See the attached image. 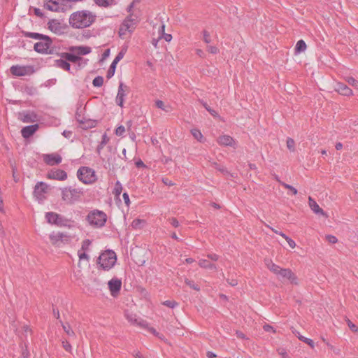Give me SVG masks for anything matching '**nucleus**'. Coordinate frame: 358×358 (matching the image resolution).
<instances>
[{
    "label": "nucleus",
    "instance_id": "c9c22d12",
    "mask_svg": "<svg viewBox=\"0 0 358 358\" xmlns=\"http://www.w3.org/2000/svg\"><path fill=\"white\" fill-rule=\"evenodd\" d=\"M64 57L66 60L71 62H77L78 60L81 59L80 57L70 53H66Z\"/></svg>",
    "mask_w": 358,
    "mask_h": 358
},
{
    "label": "nucleus",
    "instance_id": "f8f14e48",
    "mask_svg": "<svg viewBox=\"0 0 358 358\" xmlns=\"http://www.w3.org/2000/svg\"><path fill=\"white\" fill-rule=\"evenodd\" d=\"M43 41L37 42L34 45V50L40 53L47 52L50 46V41L49 37L45 36Z\"/></svg>",
    "mask_w": 358,
    "mask_h": 358
},
{
    "label": "nucleus",
    "instance_id": "69168bd1",
    "mask_svg": "<svg viewBox=\"0 0 358 358\" xmlns=\"http://www.w3.org/2000/svg\"><path fill=\"white\" fill-rule=\"evenodd\" d=\"M110 55V50L107 49L104 51V52L102 55V59L101 61L105 60L107 57H108Z\"/></svg>",
    "mask_w": 358,
    "mask_h": 358
},
{
    "label": "nucleus",
    "instance_id": "052dcab7",
    "mask_svg": "<svg viewBox=\"0 0 358 358\" xmlns=\"http://www.w3.org/2000/svg\"><path fill=\"white\" fill-rule=\"evenodd\" d=\"M207 49L211 54H217L218 52V48L215 46L210 45L208 46Z\"/></svg>",
    "mask_w": 358,
    "mask_h": 358
},
{
    "label": "nucleus",
    "instance_id": "4be33fe9",
    "mask_svg": "<svg viewBox=\"0 0 358 358\" xmlns=\"http://www.w3.org/2000/svg\"><path fill=\"white\" fill-rule=\"evenodd\" d=\"M308 203L310 209L315 213V214H320L323 216L327 217L326 213L324 212V210L319 206V205L316 203V201L312 199L310 196L308 198Z\"/></svg>",
    "mask_w": 358,
    "mask_h": 358
},
{
    "label": "nucleus",
    "instance_id": "e433bc0d",
    "mask_svg": "<svg viewBox=\"0 0 358 358\" xmlns=\"http://www.w3.org/2000/svg\"><path fill=\"white\" fill-rule=\"evenodd\" d=\"M345 80L351 86L358 89V81L352 77H346Z\"/></svg>",
    "mask_w": 358,
    "mask_h": 358
},
{
    "label": "nucleus",
    "instance_id": "a211bd4d",
    "mask_svg": "<svg viewBox=\"0 0 358 358\" xmlns=\"http://www.w3.org/2000/svg\"><path fill=\"white\" fill-rule=\"evenodd\" d=\"M125 317L127 320L131 324H136L141 327H145V324L143 320H141V319L138 318L136 315L129 313V311L125 312Z\"/></svg>",
    "mask_w": 358,
    "mask_h": 358
},
{
    "label": "nucleus",
    "instance_id": "c85d7f7f",
    "mask_svg": "<svg viewBox=\"0 0 358 358\" xmlns=\"http://www.w3.org/2000/svg\"><path fill=\"white\" fill-rule=\"evenodd\" d=\"M292 332L298 336V338L300 341H303L304 343H307L312 348H314L315 345H314V342L313 340L300 335L299 333L296 331H292Z\"/></svg>",
    "mask_w": 358,
    "mask_h": 358
},
{
    "label": "nucleus",
    "instance_id": "dca6fc26",
    "mask_svg": "<svg viewBox=\"0 0 358 358\" xmlns=\"http://www.w3.org/2000/svg\"><path fill=\"white\" fill-rule=\"evenodd\" d=\"M43 160L47 164L54 166L61 163L62 157L57 153L45 155L43 156Z\"/></svg>",
    "mask_w": 358,
    "mask_h": 358
},
{
    "label": "nucleus",
    "instance_id": "6e6d98bb",
    "mask_svg": "<svg viewBox=\"0 0 358 358\" xmlns=\"http://www.w3.org/2000/svg\"><path fill=\"white\" fill-rule=\"evenodd\" d=\"M141 222H142L141 220H139V219L134 220L131 223V227L134 229L140 228Z\"/></svg>",
    "mask_w": 358,
    "mask_h": 358
},
{
    "label": "nucleus",
    "instance_id": "7ed1b4c3",
    "mask_svg": "<svg viewBox=\"0 0 358 358\" xmlns=\"http://www.w3.org/2000/svg\"><path fill=\"white\" fill-rule=\"evenodd\" d=\"M117 256L114 251L107 250L99 257L97 264L104 271H109L115 264Z\"/></svg>",
    "mask_w": 358,
    "mask_h": 358
},
{
    "label": "nucleus",
    "instance_id": "393cba45",
    "mask_svg": "<svg viewBox=\"0 0 358 358\" xmlns=\"http://www.w3.org/2000/svg\"><path fill=\"white\" fill-rule=\"evenodd\" d=\"M265 264L266 267L275 275L278 274L280 267L274 264L271 259H266Z\"/></svg>",
    "mask_w": 358,
    "mask_h": 358
},
{
    "label": "nucleus",
    "instance_id": "e2e57ef3",
    "mask_svg": "<svg viewBox=\"0 0 358 358\" xmlns=\"http://www.w3.org/2000/svg\"><path fill=\"white\" fill-rule=\"evenodd\" d=\"M122 197L127 206H129L130 204V200L128 194L124 192L122 195Z\"/></svg>",
    "mask_w": 358,
    "mask_h": 358
},
{
    "label": "nucleus",
    "instance_id": "6e6552de",
    "mask_svg": "<svg viewBox=\"0 0 358 358\" xmlns=\"http://www.w3.org/2000/svg\"><path fill=\"white\" fill-rule=\"evenodd\" d=\"M45 217L49 224H55L58 227L66 226L68 222L63 216L54 212L46 213Z\"/></svg>",
    "mask_w": 358,
    "mask_h": 358
},
{
    "label": "nucleus",
    "instance_id": "58836bf2",
    "mask_svg": "<svg viewBox=\"0 0 358 358\" xmlns=\"http://www.w3.org/2000/svg\"><path fill=\"white\" fill-rule=\"evenodd\" d=\"M103 78L101 76L96 77L92 81V84L94 87H101L103 85Z\"/></svg>",
    "mask_w": 358,
    "mask_h": 358
},
{
    "label": "nucleus",
    "instance_id": "bf43d9fd",
    "mask_svg": "<svg viewBox=\"0 0 358 358\" xmlns=\"http://www.w3.org/2000/svg\"><path fill=\"white\" fill-rule=\"evenodd\" d=\"M29 36L35 39L43 38L45 37L43 35L38 33H29Z\"/></svg>",
    "mask_w": 358,
    "mask_h": 358
},
{
    "label": "nucleus",
    "instance_id": "aec40b11",
    "mask_svg": "<svg viewBox=\"0 0 358 358\" xmlns=\"http://www.w3.org/2000/svg\"><path fill=\"white\" fill-rule=\"evenodd\" d=\"M217 143L221 145L235 147L234 140L228 135H223L217 138Z\"/></svg>",
    "mask_w": 358,
    "mask_h": 358
},
{
    "label": "nucleus",
    "instance_id": "a19ab883",
    "mask_svg": "<svg viewBox=\"0 0 358 358\" xmlns=\"http://www.w3.org/2000/svg\"><path fill=\"white\" fill-rule=\"evenodd\" d=\"M126 52H127L126 48L122 49V50L117 55V56L115 57V58L113 61L118 63L124 57Z\"/></svg>",
    "mask_w": 358,
    "mask_h": 358
},
{
    "label": "nucleus",
    "instance_id": "ea45409f",
    "mask_svg": "<svg viewBox=\"0 0 358 358\" xmlns=\"http://www.w3.org/2000/svg\"><path fill=\"white\" fill-rule=\"evenodd\" d=\"M287 148L292 151V152H294V145H295V142L291 138H288L287 139Z\"/></svg>",
    "mask_w": 358,
    "mask_h": 358
},
{
    "label": "nucleus",
    "instance_id": "9b49d317",
    "mask_svg": "<svg viewBox=\"0 0 358 358\" xmlns=\"http://www.w3.org/2000/svg\"><path fill=\"white\" fill-rule=\"evenodd\" d=\"M10 72L16 76H23L33 73L34 69L30 66H13L10 68Z\"/></svg>",
    "mask_w": 358,
    "mask_h": 358
},
{
    "label": "nucleus",
    "instance_id": "f704fd0d",
    "mask_svg": "<svg viewBox=\"0 0 358 358\" xmlns=\"http://www.w3.org/2000/svg\"><path fill=\"white\" fill-rule=\"evenodd\" d=\"M122 186L120 181H117L115 185L113 193L115 196H119L122 192Z\"/></svg>",
    "mask_w": 358,
    "mask_h": 358
},
{
    "label": "nucleus",
    "instance_id": "338daca9",
    "mask_svg": "<svg viewBox=\"0 0 358 358\" xmlns=\"http://www.w3.org/2000/svg\"><path fill=\"white\" fill-rule=\"evenodd\" d=\"M133 356L135 357V358H145L142 354L140 352H134L132 353Z\"/></svg>",
    "mask_w": 358,
    "mask_h": 358
},
{
    "label": "nucleus",
    "instance_id": "f03ea898",
    "mask_svg": "<svg viewBox=\"0 0 358 358\" xmlns=\"http://www.w3.org/2000/svg\"><path fill=\"white\" fill-rule=\"evenodd\" d=\"M60 191L62 200L67 205H73L78 202L83 195V191L80 188L65 187L61 188Z\"/></svg>",
    "mask_w": 358,
    "mask_h": 358
},
{
    "label": "nucleus",
    "instance_id": "680f3d73",
    "mask_svg": "<svg viewBox=\"0 0 358 358\" xmlns=\"http://www.w3.org/2000/svg\"><path fill=\"white\" fill-rule=\"evenodd\" d=\"M263 329H264V330L265 331H271V332H273V333H275V329H274L272 326H271V325H269V324H264V325L263 326Z\"/></svg>",
    "mask_w": 358,
    "mask_h": 358
},
{
    "label": "nucleus",
    "instance_id": "13d9d810",
    "mask_svg": "<svg viewBox=\"0 0 358 358\" xmlns=\"http://www.w3.org/2000/svg\"><path fill=\"white\" fill-rule=\"evenodd\" d=\"M207 257L213 262H217L219 259V255H217V254H214V253L208 254Z\"/></svg>",
    "mask_w": 358,
    "mask_h": 358
},
{
    "label": "nucleus",
    "instance_id": "412c9836",
    "mask_svg": "<svg viewBox=\"0 0 358 358\" xmlns=\"http://www.w3.org/2000/svg\"><path fill=\"white\" fill-rule=\"evenodd\" d=\"M38 128V125L37 124L30 125V126H27L22 129V131H21L22 136L24 138H27L30 137L31 135H33L37 131Z\"/></svg>",
    "mask_w": 358,
    "mask_h": 358
},
{
    "label": "nucleus",
    "instance_id": "2f4dec72",
    "mask_svg": "<svg viewBox=\"0 0 358 358\" xmlns=\"http://www.w3.org/2000/svg\"><path fill=\"white\" fill-rule=\"evenodd\" d=\"M191 134L199 142L203 141V136L201 132L200 131V130H199L197 129H193L191 130Z\"/></svg>",
    "mask_w": 358,
    "mask_h": 358
},
{
    "label": "nucleus",
    "instance_id": "49530a36",
    "mask_svg": "<svg viewBox=\"0 0 358 358\" xmlns=\"http://www.w3.org/2000/svg\"><path fill=\"white\" fill-rule=\"evenodd\" d=\"M63 329L70 336H73L75 335L74 331L71 329V327L69 326H66V325L64 324Z\"/></svg>",
    "mask_w": 358,
    "mask_h": 358
},
{
    "label": "nucleus",
    "instance_id": "1a4fd4ad",
    "mask_svg": "<svg viewBox=\"0 0 358 358\" xmlns=\"http://www.w3.org/2000/svg\"><path fill=\"white\" fill-rule=\"evenodd\" d=\"M48 188V185L43 182H38L35 185L34 195L39 202L43 201L45 199Z\"/></svg>",
    "mask_w": 358,
    "mask_h": 358
},
{
    "label": "nucleus",
    "instance_id": "603ef678",
    "mask_svg": "<svg viewBox=\"0 0 358 358\" xmlns=\"http://www.w3.org/2000/svg\"><path fill=\"white\" fill-rule=\"evenodd\" d=\"M278 354L282 357V358H289L288 354L286 350L283 348L278 349Z\"/></svg>",
    "mask_w": 358,
    "mask_h": 358
},
{
    "label": "nucleus",
    "instance_id": "5701e85b",
    "mask_svg": "<svg viewBox=\"0 0 358 358\" xmlns=\"http://www.w3.org/2000/svg\"><path fill=\"white\" fill-rule=\"evenodd\" d=\"M199 265L201 268L209 270H217V266L216 264L210 263L208 260L205 259H201L199 261Z\"/></svg>",
    "mask_w": 358,
    "mask_h": 358
},
{
    "label": "nucleus",
    "instance_id": "0e129e2a",
    "mask_svg": "<svg viewBox=\"0 0 358 358\" xmlns=\"http://www.w3.org/2000/svg\"><path fill=\"white\" fill-rule=\"evenodd\" d=\"M170 222H171V225L173 227H179V222H178V221L176 218H174V217L171 218L170 220Z\"/></svg>",
    "mask_w": 358,
    "mask_h": 358
},
{
    "label": "nucleus",
    "instance_id": "cd10ccee",
    "mask_svg": "<svg viewBox=\"0 0 358 358\" xmlns=\"http://www.w3.org/2000/svg\"><path fill=\"white\" fill-rule=\"evenodd\" d=\"M22 120L24 122H34L38 120L37 115L33 113H29L23 115Z\"/></svg>",
    "mask_w": 358,
    "mask_h": 358
},
{
    "label": "nucleus",
    "instance_id": "5fc2aeb1",
    "mask_svg": "<svg viewBox=\"0 0 358 358\" xmlns=\"http://www.w3.org/2000/svg\"><path fill=\"white\" fill-rule=\"evenodd\" d=\"M125 132V128L123 126L118 127L115 130V134L117 136H122Z\"/></svg>",
    "mask_w": 358,
    "mask_h": 358
},
{
    "label": "nucleus",
    "instance_id": "f257e3e1",
    "mask_svg": "<svg viewBox=\"0 0 358 358\" xmlns=\"http://www.w3.org/2000/svg\"><path fill=\"white\" fill-rule=\"evenodd\" d=\"M96 18L95 13L90 10H78L71 14L69 23L73 29H84L90 27Z\"/></svg>",
    "mask_w": 358,
    "mask_h": 358
},
{
    "label": "nucleus",
    "instance_id": "3c124183",
    "mask_svg": "<svg viewBox=\"0 0 358 358\" xmlns=\"http://www.w3.org/2000/svg\"><path fill=\"white\" fill-rule=\"evenodd\" d=\"M62 346L65 349L66 351L71 352L72 348L70 343L66 341H62Z\"/></svg>",
    "mask_w": 358,
    "mask_h": 358
},
{
    "label": "nucleus",
    "instance_id": "0eeeda50",
    "mask_svg": "<svg viewBox=\"0 0 358 358\" xmlns=\"http://www.w3.org/2000/svg\"><path fill=\"white\" fill-rule=\"evenodd\" d=\"M51 243L57 247L68 244L71 241V236L62 232H52L49 236Z\"/></svg>",
    "mask_w": 358,
    "mask_h": 358
},
{
    "label": "nucleus",
    "instance_id": "09e8293b",
    "mask_svg": "<svg viewBox=\"0 0 358 358\" xmlns=\"http://www.w3.org/2000/svg\"><path fill=\"white\" fill-rule=\"evenodd\" d=\"M203 39L206 43H210V34L207 31H203Z\"/></svg>",
    "mask_w": 358,
    "mask_h": 358
},
{
    "label": "nucleus",
    "instance_id": "b1692460",
    "mask_svg": "<svg viewBox=\"0 0 358 358\" xmlns=\"http://www.w3.org/2000/svg\"><path fill=\"white\" fill-rule=\"evenodd\" d=\"M45 7L49 10L56 12L59 11L60 8L58 0H49L45 4Z\"/></svg>",
    "mask_w": 358,
    "mask_h": 358
},
{
    "label": "nucleus",
    "instance_id": "a878e982",
    "mask_svg": "<svg viewBox=\"0 0 358 358\" xmlns=\"http://www.w3.org/2000/svg\"><path fill=\"white\" fill-rule=\"evenodd\" d=\"M94 3L101 7H109L115 4V0H94Z\"/></svg>",
    "mask_w": 358,
    "mask_h": 358
},
{
    "label": "nucleus",
    "instance_id": "864d4df0",
    "mask_svg": "<svg viewBox=\"0 0 358 358\" xmlns=\"http://www.w3.org/2000/svg\"><path fill=\"white\" fill-rule=\"evenodd\" d=\"M326 239L330 243H336L338 241L337 238L333 235H327Z\"/></svg>",
    "mask_w": 358,
    "mask_h": 358
},
{
    "label": "nucleus",
    "instance_id": "4c0bfd02",
    "mask_svg": "<svg viewBox=\"0 0 358 358\" xmlns=\"http://www.w3.org/2000/svg\"><path fill=\"white\" fill-rule=\"evenodd\" d=\"M91 245V241L89 239H85L83 241L81 248L79 250L87 252Z\"/></svg>",
    "mask_w": 358,
    "mask_h": 358
},
{
    "label": "nucleus",
    "instance_id": "c03bdc74",
    "mask_svg": "<svg viewBox=\"0 0 358 358\" xmlns=\"http://www.w3.org/2000/svg\"><path fill=\"white\" fill-rule=\"evenodd\" d=\"M278 181H279V182H280V184H281L284 187H285L286 189H292V194H294V195H295V194H297V192H297V189H296L295 187H294L293 186L289 185H288V184H286V183H285V182H282V181L279 180L278 179Z\"/></svg>",
    "mask_w": 358,
    "mask_h": 358
},
{
    "label": "nucleus",
    "instance_id": "4468645a",
    "mask_svg": "<svg viewBox=\"0 0 358 358\" xmlns=\"http://www.w3.org/2000/svg\"><path fill=\"white\" fill-rule=\"evenodd\" d=\"M128 90L127 86L124 85L122 83H120L118 87V92L116 96L115 101L116 103L120 107H123L124 99L127 94Z\"/></svg>",
    "mask_w": 358,
    "mask_h": 358
},
{
    "label": "nucleus",
    "instance_id": "72a5a7b5",
    "mask_svg": "<svg viewBox=\"0 0 358 358\" xmlns=\"http://www.w3.org/2000/svg\"><path fill=\"white\" fill-rule=\"evenodd\" d=\"M80 122L82 124V127L83 128L94 127L96 126V121L92 120H87V121L80 120Z\"/></svg>",
    "mask_w": 358,
    "mask_h": 358
},
{
    "label": "nucleus",
    "instance_id": "bb28decb",
    "mask_svg": "<svg viewBox=\"0 0 358 358\" xmlns=\"http://www.w3.org/2000/svg\"><path fill=\"white\" fill-rule=\"evenodd\" d=\"M55 66L65 71L70 70V64L69 62H67V60H64L62 59H57L55 61Z\"/></svg>",
    "mask_w": 358,
    "mask_h": 358
},
{
    "label": "nucleus",
    "instance_id": "ddd939ff",
    "mask_svg": "<svg viewBox=\"0 0 358 358\" xmlns=\"http://www.w3.org/2000/svg\"><path fill=\"white\" fill-rule=\"evenodd\" d=\"M282 278H286L290 280V282L294 285L298 284L297 278L294 273L289 268H280L278 274Z\"/></svg>",
    "mask_w": 358,
    "mask_h": 358
},
{
    "label": "nucleus",
    "instance_id": "79ce46f5",
    "mask_svg": "<svg viewBox=\"0 0 358 358\" xmlns=\"http://www.w3.org/2000/svg\"><path fill=\"white\" fill-rule=\"evenodd\" d=\"M280 236L287 241V242L288 243L289 245L292 248H294L296 247L295 242L292 239H291L289 237L286 236L285 234H280Z\"/></svg>",
    "mask_w": 358,
    "mask_h": 358
},
{
    "label": "nucleus",
    "instance_id": "6ab92c4d",
    "mask_svg": "<svg viewBox=\"0 0 358 358\" xmlns=\"http://www.w3.org/2000/svg\"><path fill=\"white\" fill-rule=\"evenodd\" d=\"M336 91L343 96H352L353 94L352 90L349 88L346 85L342 83L336 84Z\"/></svg>",
    "mask_w": 358,
    "mask_h": 358
},
{
    "label": "nucleus",
    "instance_id": "a18cd8bd",
    "mask_svg": "<svg viewBox=\"0 0 358 358\" xmlns=\"http://www.w3.org/2000/svg\"><path fill=\"white\" fill-rule=\"evenodd\" d=\"M78 255L79 257L80 260L85 259L87 261H89V259H90V257L87 255L86 252H83L82 250H78Z\"/></svg>",
    "mask_w": 358,
    "mask_h": 358
},
{
    "label": "nucleus",
    "instance_id": "423d86ee",
    "mask_svg": "<svg viewBox=\"0 0 358 358\" xmlns=\"http://www.w3.org/2000/svg\"><path fill=\"white\" fill-rule=\"evenodd\" d=\"M78 179L85 184H92L96 180L95 171L86 166L81 167L77 172Z\"/></svg>",
    "mask_w": 358,
    "mask_h": 358
},
{
    "label": "nucleus",
    "instance_id": "39448f33",
    "mask_svg": "<svg viewBox=\"0 0 358 358\" xmlns=\"http://www.w3.org/2000/svg\"><path fill=\"white\" fill-rule=\"evenodd\" d=\"M137 23V16L131 14L129 15L122 23L120 29L119 35L121 38H125L128 34L134 31Z\"/></svg>",
    "mask_w": 358,
    "mask_h": 358
},
{
    "label": "nucleus",
    "instance_id": "9d476101",
    "mask_svg": "<svg viewBox=\"0 0 358 358\" xmlns=\"http://www.w3.org/2000/svg\"><path fill=\"white\" fill-rule=\"evenodd\" d=\"M48 29L55 34L61 35L64 33L66 26L58 20H50L48 23Z\"/></svg>",
    "mask_w": 358,
    "mask_h": 358
},
{
    "label": "nucleus",
    "instance_id": "f3484780",
    "mask_svg": "<svg viewBox=\"0 0 358 358\" xmlns=\"http://www.w3.org/2000/svg\"><path fill=\"white\" fill-rule=\"evenodd\" d=\"M108 285L111 294L115 296L117 292H119L121 288L122 282L118 279H112L108 281Z\"/></svg>",
    "mask_w": 358,
    "mask_h": 358
},
{
    "label": "nucleus",
    "instance_id": "2eb2a0df",
    "mask_svg": "<svg viewBox=\"0 0 358 358\" xmlns=\"http://www.w3.org/2000/svg\"><path fill=\"white\" fill-rule=\"evenodd\" d=\"M48 178L50 179L57 180L60 181L65 180L67 178L66 173L60 169H52L48 173Z\"/></svg>",
    "mask_w": 358,
    "mask_h": 358
},
{
    "label": "nucleus",
    "instance_id": "8fccbe9b",
    "mask_svg": "<svg viewBox=\"0 0 358 358\" xmlns=\"http://www.w3.org/2000/svg\"><path fill=\"white\" fill-rule=\"evenodd\" d=\"M347 324L349 327V328L354 332L357 331L358 328L355 324H354L349 319L346 320Z\"/></svg>",
    "mask_w": 358,
    "mask_h": 358
},
{
    "label": "nucleus",
    "instance_id": "c756f323",
    "mask_svg": "<svg viewBox=\"0 0 358 358\" xmlns=\"http://www.w3.org/2000/svg\"><path fill=\"white\" fill-rule=\"evenodd\" d=\"M76 52L80 55H85L91 52V48L87 46H79L75 48Z\"/></svg>",
    "mask_w": 358,
    "mask_h": 358
},
{
    "label": "nucleus",
    "instance_id": "20e7f679",
    "mask_svg": "<svg viewBox=\"0 0 358 358\" xmlns=\"http://www.w3.org/2000/svg\"><path fill=\"white\" fill-rule=\"evenodd\" d=\"M86 220L92 227L100 228L105 225L107 216L103 211L93 210L88 213Z\"/></svg>",
    "mask_w": 358,
    "mask_h": 358
},
{
    "label": "nucleus",
    "instance_id": "37998d69",
    "mask_svg": "<svg viewBox=\"0 0 358 358\" xmlns=\"http://www.w3.org/2000/svg\"><path fill=\"white\" fill-rule=\"evenodd\" d=\"M185 282L186 285H187L189 287H190L193 289L196 290V291H199L200 289L199 287L197 285H196L194 282V281L190 280L189 279H185Z\"/></svg>",
    "mask_w": 358,
    "mask_h": 358
},
{
    "label": "nucleus",
    "instance_id": "774afa93",
    "mask_svg": "<svg viewBox=\"0 0 358 358\" xmlns=\"http://www.w3.org/2000/svg\"><path fill=\"white\" fill-rule=\"evenodd\" d=\"M163 35H164V36H163V37H164V39H165V41H167V42L171 41V40L172 39V36H171V34H165V33H164V34H163Z\"/></svg>",
    "mask_w": 358,
    "mask_h": 358
},
{
    "label": "nucleus",
    "instance_id": "7c9ffc66",
    "mask_svg": "<svg viewBox=\"0 0 358 358\" xmlns=\"http://www.w3.org/2000/svg\"><path fill=\"white\" fill-rule=\"evenodd\" d=\"M306 50V44L303 40H299L296 45L295 52L300 53L304 52Z\"/></svg>",
    "mask_w": 358,
    "mask_h": 358
},
{
    "label": "nucleus",
    "instance_id": "473e14b6",
    "mask_svg": "<svg viewBox=\"0 0 358 358\" xmlns=\"http://www.w3.org/2000/svg\"><path fill=\"white\" fill-rule=\"evenodd\" d=\"M155 105H156V106H157L158 108H160V109H162V110H164L165 112H169V111H171V106H168V105H167V106H166V105L164 104V103L162 101H161V100H157V101H156V102H155Z\"/></svg>",
    "mask_w": 358,
    "mask_h": 358
},
{
    "label": "nucleus",
    "instance_id": "4d7b16f0",
    "mask_svg": "<svg viewBox=\"0 0 358 358\" xmlns=\"http://www.w3.org/2000/svg\"><path fill=\"white\" fill-rule=\"evenodd\" d=\"M163 304L166 306L173 308L177 305V303L174 301H165Z\"/></svg>",
    "mask_w": 358,
    "mask_h": 358
},
{
    "label": "nucleus",
    "instance_id": "de8ad7c7",
    "mask_svg": "<svg viewBox=\"0 0 358 358\" xmlns=\"http://www.w3.org/2000/svg\"><path fill=\"white\" fill-rule=\"evenodd\" d=\"M203 106L213 117L218 116L217 113L215 110L211 109L206 103H203Z\"/></svg>",
    "mask_w": 358,
    "mask_h": 358
}]
</instances>
